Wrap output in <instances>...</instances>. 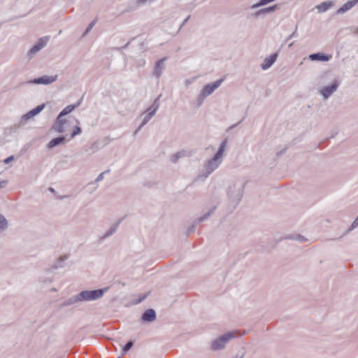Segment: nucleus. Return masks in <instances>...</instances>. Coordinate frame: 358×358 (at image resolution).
<instances>
[{
    "instance_id": "nucleus-1",
    "label": "nucleus",
    "mask_w": 358,
    "mask_h": 358,
    "mask_svg": "<svg viewBox=\"0 0 358 358\" xmlns=\"http://www.w3.org/2000/svg\"><path fill=\"white\" fill-rule=\"evenodd\" d=\"M81 101L82 100L80 99L76 104L66 106L57 116L55 124L52 127V129L58 133H63L66 131V128L64 127V124L66 122V119L63 118V117L70 113L76 108L78 107L80 105Z\"/></svg>"
},
{
    "instance_id": "nucleus-2",
    "label": "nucleus",
    "mask_w": 358,
    "mask_h": 358,
    "mask_svg": "<svg viewBox=\"0 0 358 358\" xmlns=\"http://www.w3.org/2000/svg\"><path fill=\"white\" fill-rule=\"evenodd\" d=\"M227 146V141H222L218 151L215 156L208 162L205 166L206 177H208L214 170H215L222 162V158L224 155V152Z\"/></svg>"
},
{
    "instance_id": "nucleus-3",
    "label": "nucleus",
    "mask_w": 358,
    "mask_h": 358,
    "mask_svg": "<svg viewBox=\"0 0 358 358\" xmlns=\"http://www.w3.org/2000/svg\"><path fill=\"white\" fill-rule=\"evenodd\" d=\"M237 334L236 331L227 332L217 338L215 339L211 344V347L214 350L223 349L227 343L232 338H235Z\"/></svg>"
},
{
    "instance_id": "nucleus-4",
    "label": "nucleus",
    "mask_w": 358,
    "mask_h": 358,
    "mask_svg": "<svg viewBox=\"0 0 358 358\" xmlns=\"http://www.w3.org/2000/svg\"><path fill=\"white\" fill-rule=\"evenodd\" d=\"M107 289L85 290L78 294L79 301H93L101 299Z\"/></svg>"
},
{
    "instance_id": "nucleus-5",
    "label": "nucleus",
    "mask_w": 358,
    "mask_h": 358,
    "mask_svg": "<svg viewBox=\"0 0 358 358\" xmlns=\"http://www.w3.org/2000/svg\"><path fill=\"white\" fill-rule=\"evenodd\" d=\"M223 79H220L204 86L198 98L199 105H201L205 98L213 94V92L221 85Z\"/></svg>"
},
{
    "instance_id": "nucleus-6",
    "label": "nucleus",
    "mask_w": 358,
    "mask_h": 358,
    "mask_svg": "<svg viewBox=\"0 0 358 358\" xmlns=\"http://www.w3.org/2000/svg\"><path fill=\"white\" fill-rule=\"evenodd\" d=\"M160 98V95L155 100L152 105L148 109V113L145 115L143 117V122L138 129L136 131L135 133H137L141 128L143 127L147 122L150 121V120L155 115L156 111L158 110L159 107V100Z\"/></svg>"
},
{
    "instance_id": "nucleus-7",
    "label": "nucleus",
    "mask_w": 358,
    "mask_h": 358,
    "mask_svg": "<svg viewBox=\"0 0 358 358\" xmlns=\"http://www.w3.org/2000/svg\"><path fill=\"white\" fill-rule=\"evenodd\" d=\"M48 41L49 36L40 38L36 42V43L28 52V59H32L36 53H38L41 49H43L47 45Z\"/></svg>"
},
{
    "instance_id": "nucleus-8",
    "label": "nucleus",
    "mask_w": 358,
    "mask_h": 358,
    "mask_svg": "<svg viewBox=\"0 0 358 358\" xmlns=\"http://www.w3.org/2000/svg\"><path fill=\"white\" fill-rule=\"evenodd\" d=\"M340 83L334 79L330 85H326L320 90V94L324 99L329 98L338 88Z\"/></svg>"
},
{
    "instance_id": "nucleus-9",
    "label": "nucleus",
    "mask_w": 358,
    "mask_h": 358,
    "mask_svg": "<svg viewBox=\"0 0 358 358\" xmlns=\"http://www.w3.org/2000/svg\"><path fill=\"white\" fill-rule=\"evenodd\" d=\"M44 108L45 104H41L40 106H38L36 108L32 109L27 113L24 114L21 118L20 123L22 124H26L28 120L32 119L34 116L38 115L41 111L43 110Z\"/></svg>"
},
{
    "instance_id": "nucleus-10",
    "label": "nucleus",
    "mask_w": 358,
    "mask_h": 358,
    "mask_svg": "<svg viewBox=\"0 0 358 358\" xmlns=\"http://www.w3.org/2000/svg\"><path fill=\"white\" fill-rule=\"evenodd\" d=\"M57 79V75L52 76H43L41 78L34 79L33 81H31V83H33L34 84L49 85V84H51V83H54L55 81H56Z\"/></svg>"
},
{
    "instance_id": "nucleus-11",
    "label": "nucleus",
    "mask_w": 358,
    "mask_h": 358,
    "mask_svg": "<svg viewBox=\"0 0 358 358\" xmlns=\"http://www.w3.org/2000/svg\"><path fill=\"white\" fill-rule=\"evenodd\" d=\"M277 57H278V53L275 52V53L271 55L269 57H266L264 59L262 64H261V68L263 70H266L268 68H270L273 64V63L276 61Z\"/></svg>"
},
{
    "instance_id": "nucleus-12",
    "label": "nucleus",
    "mask_w": 358,
    "mask_h": 358,
    "mask_svg": "<svg viewBox=\"0 0 358 358\" xmlns=\"http://www.w3.org/2000/svg\"><path fill=\"white\" fill-rule=\"evenodd\" d=\"M166 57H164L159 59L158 62H157L155 64L154 75L157 78H159L162 74L163 70L165 68L164 62L166 61Z\"/></svg>"
},
{
    "instance_id": "nucleus-13",
    "label": "nucleus",
    "mask_w": 358,
    "mask_h": 358,
    "mask_svg": "<svg viewBox=\"0 0 358 358\" xmlns=\"http://www.w3.org/2000/svg\"><path fill=\"white\" fill-rule=\"evenodd\" d=\"M331 57V55H327L323 53H314L309 55V59L312 61H323L327 62Z\"/></svg>"
},
{
    "instance_id": "nucleus-14",
    "label": "nucleus",
    "mask_w": 358,
    "mask_h": 358,
    "mask_svg": "<svg viewBox=\"0 0 358 358\" xmlns=\"http://www.w3.org/2000/svg\"><path fill=\"white\" fill-rule=\"evenodd\" d=\"M141 318L143 321L152 322L156 319L155 311L152 309H148L144 312Z\"/></svg>"
},
{
    "instance_id": "nucleus-15",
    "label": "nucleus",
    "mask_w": 358,
    "mask_h": 358,
    "mask_svg": "<svg viewBox=\"0 0 358 358\" xmlns=\"http://www.w3.org/2000/svg\"><path fill=\"white\" fill-rule=\"evenodd\" d=\"M278 9V5H273L272 6H269V7L264 8H262V9H260V10H257L255 13V15L256 17H257V16L261 15H264V14H266V13L274 12V11H275Z\"/></svg>"
},
{
    "instance_id": "nucleus-16",
    "label": "nucleus",
    "mask_w": 358,
    "mask_h": 358,
    "mask_svg": "<svg viewBox=\"0 0 358 358\" xmlns=\"http://www.w3.org/2000/svg\"><path fill=\"white\" fill-rule=\"evenodd\" d=\"M65 141H66V139L64 136L57 137V138L52 139L49 142L48 146L49 148H52L57 145L64 143Z\"/></svg>"
},
{
    "instance_id": "nucleus-17",
    "label": "nucleus",
    "mask_w": 358,
    "mask_h": 358,
    "mask_svg": "<svg viewBox=\"0 0 358 358\" xmlns=\"http://www.w3.org/2000/svg\"><path fill=\"white\" fill-rule=\"evenodd\" d=\"M355 5V3L354 2L353 0L349 1L337 10V13L338 14L344 13L346 11L351 9Z\"/></svg>"
},
{
    "instance_id": "nucleus-18",
    "label": "nucleus",
    "mask_w": 358,
    "mask_h": 358,
    "mask_svg": "<svg viewBox=\"0 0 358 358\" xmlns=\"http://www.w3.org/2000/svg\"><path fill=\"white\" fill-rule=\"evenodd\" d=\"M331 76V74L329 71H324L319 77V83L320 84H325L329 80H330Z\"/></svg>"
},
{
    "instance_id": "nucleus-19",
    "label": "nucleus",
    "mask_w": 358,
    "mask_h": 358,
    "mask_svg": "<svg viewBox=\"0 0 358 358\" xmlns=\"http://www.w3.org/2000/svg\"><path fill=\"white\" fill-rule=\"evenodd\" d=\"M331 5L332 3L330 1L323 2L317 5L316 8L318 9L319 12L322 13L327 10L331 6Z\"/></svg>"
},
{
    "instance_id": "nucleus-20",
    "label": "nucleus",
    "mask_w": 358,
    "mask_h": 358,
    "mask_svg": "<svg viewBox=\"0 0 358 358\" xmlns=\"http://www.w3.org/2000/svg\"><path fill=\"white\" fill-rule=\"evenodd\" d=\"M75 121H76L77 125H76L73 127V132L71 134V138H73L76 136L81 134V132H82V130H81L80 127L78 126V124H80L79 120H78L77 119H75Z\"/></svg>"
},
{
    "instance_id": "nucleus-21",
    "label": "nucleus",
    "mask_w": 358,
    "mask_h": 358,
    "mask_svg": "<svg viewBox=\"0 0 358 358\" xmlns=\"http://www.w3.org/2000/svg\"><path fill=\"white\" fill-rule=\"evenodd\" d=\"M185 156V151H184V150L179 151L171 157V160L172 162L176 163L180 158L183 157Z\"/></svg>"
},
{
    "instance_id": "nucleus-22",
    "label": "nucleus",
    "mask_w": 358,
    "mask_h": 358,
    "mask_svg": "<svg viewBox=\"0 0 358 358\" xmlns=\"http://www.w3.org/2000/svg\"><path fill=\"white\" fill-rule=\"evenodd\" d=\"M80 301H79V298H78V295H76V296H73L71 298H69V299H67L66 301H65L62 306H70L74 303H76V302H78Z\"/></svg>"
},
{
    "instance_id": "nucleus-23",
    "label": "nucleus",
    "mask_w": 358,
    "mask_h": 358,
    "mask_svg": "<svg viewBox=\"0 0 358 358\" xmlns=\"http://www.w3.org/2000/svg\"><path fill=\"white\" fill-rule=\"evenodd\" d=\"M8 227V222L6 219L0 215V233L5 230Z\"/></svg>"
},
{
    "instance_id": "nucleus-24",
    "label": "nucleus",
    "mask_w": 358,
    "mask_h": 358,
    "mask_svg": "<svg viewBox=\"0 0 358 358\" xmlns=\"http://www.w3.org/2000/svg\"><path fill=\"white\" fill-rule=\"evenodd\" d=\"M118 226H119V223H116L112 227L111 229L107 231L104 235L102 237V238H108L110 236H111L113 233H115L117 228H118Z\"/></svg>"
},
{
    "instance_id": "nucleus-25",
    "label": "nucleus",
    "mask_w": 358,
    "mask_h": 358,
    "mask_svg": "<svg viewBox=\"0 0 358 358\" xmlns=\"http://www.w3.org/2000/svg\"><path fill=\"white\" fill-rule=\"evenodd\" d=\"M133 346V342L129 341L125 346L122 348V354L124 355L128 350H129Z\"/></svg>"
},
{
    "instance_id": "nucleus-26",
    "label": "nucleus",
    "mask_w": 358,
    "mask_h": 358,
    "mask_svg": "<svg viewBox=\"0 0 358 358\" xmlns=\"http://www.w3.org/2000/svg\"><path fill=\"white\" fill-rule=\"evenodd\" d=\"M96 22H97V20L95 19L88 25V27H87V29L84 33V35L87 34L93 28V27L96 24Z\"/></svg>"
},
{
    "instance_id": "nucleus-27",
    "label": "nucleus",
    "mask_w": 358,
    "mask_h": 358,
    "mask_svg": "<svg viewBox=\"0 0 358 358\" xmlns=\"http://www.w3.org/2000/svg\"><path fill=\"white\" fill-rule=\"evenodd\" d=\"M215 207H214L213 208H212L208 213H207L206 214H205L203 216L199 218V222H202L205 219H206L207 217H208L210 216V215L215 210Z\"/></svg>"
},
{
    "instance_id": "nucleus-28",
    "label": "nucleus",
    "mask_w": 358,
    "mask_h": 358,
    "mask_svg": "<svg viewBox=\"0 0 358 358\" xmlns=\"http://www.w3.org/2000/svg\"><path fill=\"white\" fill-rule=\"evenodd\" d=\"M67 258H68V256H66V255L61 256L59 259L57 264L55 267V268L62 267V265L61 264L62 262L65 261L66 259H67Z\"/></svg>"
},
{
    "instance_id": "nucleus-29",
    "label": "nucleus",
    "mask_w": 358,
    "mask_h": 358,
    "mask_svg": "<svg viewBox=\"0 0 358 358\" xmlns=\"http://www.w3.org/2000/svg\"><path fill=\"white\" fill-rule=\"evenodd\" d=\"M8 183V180H3L0 181V189L5 188Z\"/></svg>"
},
{
    "instance_id": "nucleus-30",
    "label": "nucleus",
    "mask_w": 358,
    "mask_h": 358,
    "mask_svg": "<svg viewBox=\"0 0 358 358\" xmlns=\"http://www.w3.org/2000/svg\"><path fill=\"white\" fill-rule=\"evenodd\" d=\"M13 160H14V157L12 155V156H10V157H7L6 159H5L3 162L5 164H9L11 162H13Z\"/></svg>"
},
{
    "instance_id": "nucleus-31",
    "label": "nucleus",
    "mask_w": 358,
    "mask_h": 358,
    "mask_svg": "<svg viewBox=\"0 0 358 358\" xmlns=\"http://www.w3.org/2000/svg\"><path fill=\"white\" fill-rule=\"evenodd\" d=\"M106 172H102L101 173L98 177L96 178V182H99V181H101L103 179V175L105 174Z\"/></svg>"
},
{
    "instance_id": "nucleus-32",
    "label": "nucleus",
    "mask_w": 358,
    "mask_h": 358,
    "mask_svg": "<svg viewBox=\"0 0 358 358\" xmlns=\"http://www.w3.org/2000/svg\"><path fill=\"white\" fill-rule=\"evenodd\" d=\"M297 241H300V242H303L305 241H306V238H305L303 236H301V235H298L296 236V238Z\"/></svg>"
},
{
    "instance_id": "nucleus-33",
    "label": "nucleus",
    "mask_w": 358,
    "mask_h": 358,
    "mask_svg": "<svg viewBox=\"0 0 358 358\" xmlns=\"http://www.w3.org/2000/svg\"><path fill=\"white\" fill-rule=\"evenodd\" d=\"M357 226H358V216L357 217L355 220L353 222V223L352 224V229L355 228Z\"/></svg>"
},
{
    "instance_id": "nucleus-34",
    "label": "nucleus",
    "mask_w": 358,
    "mask_h": 358,
    "mask_svg": "<svg viewBox=\"0 0 358 358\" xmlns=\"http://www.w3.org/2000/svg\"><path fill=\"white\" fill-rule=\"evenodd\" d=\"M70 123V120L66 119V122H64V126L66 128V131L67 130V124Z\"/></svg>"
},
{
    "instance_id": "nucleus-35",
    "label": "nucleus",
    "mask_w": 358,
    "mask_h": 358,
    "mask_svg": "<svg viewBox=\"0 0 358 358\" xmlns=\"http://www.w3.org/2000/svg\"><path fill=\"white\" fill-rule=\"evenodd\" d=\"M190 16L189 15L182 22V26L184 25L187 22V20L189 19Z\"/></svg>"
},
{
    "instance_id": "nucleus-36",
    "label": "nucleus",
    "mask_w": 358,
    "mask_h": 358,
    "mask_svg": "<svg viewBox=\"0 0 358 358\" xmlns=\"http://www.w3.org/2000/svg\"><path fill=\"white\" fill-rule=\"evenodd\" d=\"M49 189H50L51 192H53V191H54L53 188H52V187H50V188H49Z\"/></svg>"
},
{
    "instance_id": "nucleus-37",
    "label": "nucleus",
    "mask_w": 358,
    "mask_h": 358,
    "mask_svg": "<svg viewBox=\"0 0 358 358\" xmlns=\"http://www.w3.org/2000/svg\"><path fill=\"white\" fill-rule=\"evenodd\" d=\"M353 1L355 3V4L358 3V0H353Z\"/></svg>"
},
{
    "instance_id": "nucleus-38",
    "label": "nucleus",
    "mask_w": 358,
    "mask_h": 358,
    "mask_svg": "<svg viewBox=\"0 0 358 358\" xmlns=\"http://www.w3.org/2000/svg\"><path fill=\"white\" fill-rule=\"evenodd\" d=\"M357 32H358V27H357Z\"/></svg>"
},
{
    "instance_id": "nucleus-39",
    "label": "nucleus",
    "mask_w": 358,
    "mask_h": 358,
    "mask_svg": "<svg viewBox=\"0 0 358 358\" xmlns=\"http://www.w3.org/2000/svg\"><path fill=\"white\" fill-rule=\"evenodd\" d=\"M118 358H120V357H118Z\"/></svg>"
}]
</instances>
